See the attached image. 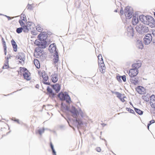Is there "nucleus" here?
<instances>
[{
	"label": "nucleus",
	"mask_w": 155,
	"mask_h": 155,
	"mask_svg": "<svg viewBox=\"0 0 155 155\" xmlns=\"http://www.w3.org/2000/svg\"><path fill=\"white\" fill-rule=\"evenodd\" d=\"M120 14L121 15H123V14H124L123 9L122 7H121V9H120Z\"/></svg>",
	"instance_id": "obj_46"
},
{
	"label": "nucleus",
	"mask_w": 155,
	"mask_h": 155,
	"mask_svg": "<svg viewBox=\"0 0 155 155\" xmlns=\"http://www.w3.org/2000/svg\"><path fill=\"white\" fill-rule=\"evenodd\" d=\"M151 124H150V123L149 122V124H148V125H148V127H149V126H150V125H151Z\"/></svg>",
	"instance_id": "obj_60"
},
{
	"label": "nucleus",
	"mask_w": 155,
	"mask_h": 155,
	"mask_svg": "<svg viewBox=\"0 0 155 155\" xmlns=\"http://www.w3.org/2000/svg\"><path fill=\"white\" fill-rule=\"evenodd\" d=\"M25 70H26V68L20 67V74H21L24 71H25Z\"/></svg>",
	"instance_id": "obj_38"
},
{
	"label": "nucleus",
	"mask_w": 155,
	"mask_h": 155,
	"mask_svg": "<svg viewBox=\"0 0 155 155\" xmlns=\"http://www.w3.org/2000/svg\"><path fill=\"white\" fill-rule=\"evenodd\" d=\"M127 35L130 38H133L134 36V29L131 26H128L127 28Z\"/></svg>",
	"instance_id": "obj_8"
},
{
	"label": "nucleus",
	"mask_w": 155,
	"mask_h": 155,
	"mask_svg": "<svg viewBox=\"0 0 155 155\" xmlns=\"http://www.w3.org/2000/svg\"><path fill=\"white\" fill-rule=\"evenodd\" d=\"M152 40V37L150 34H147L143 38V41L145 45H149Z\"/></svg>",
	"instance_id": "obj_7"
},
{
	"label": "nucleus",
	"mask_w": 155,
	"mask_h": 155,
	"mask_svg": "<svg viewBox=\"0 0 155 155\" xmlns=\"http://www.w3.org/2000/svg\"><path fill=\"white\" fill-rule=\"evenodd\" d=\"M134 110L135 112L137 113L138 114L140 115H141L143 114V111L139 109L134 107Z\"/></svg>",
	"instance_id": "obj_29"
},
{
	"label": "nucleus",
	"mask_w": 155,
	"mask_h": 155,
	"mask_svg": "<svg viewBox=\"0 0 155 155\" xmlns=\"http://www.w3.org/2000/svg\"><path fill=\"white\" fill-rule=\"evenodd\" d=\"M120 100L122 102H124L125 101V100L124 99H122L121 98H120Z\"/></svg>",
	"instance_id": "obj_56"
},
{
	"label": "nucleus",
	"mask_w": 155,
	"mask_h": 155,
	"mask_svg": "<svg viewBox=\"0 0 155 155\" xmlns=\"http://www.w3.org/2000/svg\"><path fill=\"white\" fill-rule=\"evenodd\" d=\"M48 34V35H50L51 34V32H49Z\"/></svg>",
	"instance_id": "obj_59"
},
{
	"label": "nucleus",
	"mask_w": 155,
	"mask_h": 155,
	"mask_svg": "<svg viewBox=\"0 0 155 155\" xmlns=\"http://www.w3.org/2000/svg\"><path fill=\"white\" fill-rule=\"evenodd\" d=\"M36 29L37 31L39 32H41L43 30L42 27L40 26L39 25H38L36 27Z\"/></svg>",
	"instance_id": "obj_31"
},
{
	"label": "nucleus",
	"mask_w": 155,
	"mask_h": 155,
	"mask_svg": "<svg viewBox=\"0 0 155 155\" xmlns=\"http://www.w3.org/2000/svg\"><path fill=\"white\" fill-rule=\"evenodd\" d=\"M151 16H145L144 15H140L139 18L140 20L144 24H146L148 23V21L150 19V17H151Z\"/></svg>",
	"instance_id": "obj_9"
},
{
	"label": "nucleus",
	"mask_w": 155,
	"mask_h": 155,
	"mask_svg": "<svg viewBox=\"0 0 155 155\" xmlns=\"http://www.w3.org/2000/svg\"><path fill=\"white\" fill-rule=\"evenodd\" d=\"M28 71L26 69V70H25V71H24L21 74H20V75L23 76L24 75V74H25V72H28Z\"/></svg>",
	"instance_id": "obj_47"
},
{
	"label": "nucleus",
	"mask_w": 155,
	"mask_h": 155,
	"mask_svg": "<svg viewBox=\"0 0 155 155\" xmlns=\"http://www.w3.org/2000/svg\"><path fill=\"white\" fill-rule=\"evenodd\" d=\"M58 97L60 100L61 101L65 100L66 102L69 104L70 103L71 98L67 92H65L64 93L62 92H60L58 95Z\"/></svg>",
	"instance_id": "obj_5"
},
{
	"label": "nucleus",
	"mask_w": 155,
	"mask_h": 155,
	"mask_svg": "<svg viewBox=\"0 0 155 155\" xmlns=\"http://www.w3.org/2000/svg\"><path fill=\"white\" fill-rule=\"evenodd\" d=\"M150 19L148 21V23L146 25H148L151 28L155 26V21L154 18L152 17H150Z\"/></svg>",
	"instance_id": "obj_12"
},
{
	"label": "nucleus",
	"mask_w": 155,
	"mask_h": 155,
	"mask_svg": "<svg viewBox=\"0 0 155 155\" xmlns=\"http://www.w3.org/2000/svg\"><path fill=\"white\" fill-rule=\"evenodd\" d=\"M31 34L34 35H37V32L35 31H33L32 30H31Z\"/></svg>",
	"instance_id": "obj_43"
},
{
	"label": "nucleus",
	"mask_w": 155,
	"mask_h": 155,
	"mask_svg": "<svg viewBox=\"0 0 155 155\" xmlns=\"http://www.w3.org/2000/svg\"><path fill=\"white\" fill-rule=\"evenodd\" d=\"M80 115L81 117H83V113L81 109L79 110V111H78V115Z\"/></svg>",
	"instance_id": "obj_35"
},
{
	"label": "nucleus",
	"mask_w": 155,
	"mask_h": 155,
	"mask_svg": "<svg viewBox=\"0 0 155 155\" xmlns=\"http://www.w3.org/2000/svg\"><path fill=\"white\" fill-rule=\"evenodd\" d=\"M43 83L45 84L48 85H50V83L49 82H43Z\"/></svg>",
	"instance_id": "obj_52"
},
{
	"label": "nucleus",
	"mask_w": 155,
	"mask_h": 155,
	"mask_svg": "<svg viewBox=\"0 0 155 155\" xmlns=\"http://www.w3.org/2000/svg\"><path fill=\"white\" fill-rule=\"evenodd\" d=\"M34 62L36 67L37 68H40V65L38 60L37 59H35Z\"/></svg>",
	"instance_id": "obj_27"
},
{
	"label": "nucleus",
	"mask_w": 155,
	"mask_h": 155,
	"mask_svg": "<svg viewBox=\"0 0 155 155\" xmlns=\"http://www.w3.org/2000/svg\"><path fill=\"white\" fill-rule=\"evenodd\" d=\"M152 42L153 44L154 45H155V39H153L152 40Z\"/></svg>",
	"instance_id": "obj_54"
},
{
	"label": "nucleus",
	"mask_w": 155,
	"mask_h": 155,
	"mask_svg": "<svg viewBox=\"0 0 155 155\" xmlns=\"http://www.w3.org/2000/svg\"><path fill=\"white\" fill-rule=\"evenodd\" d=\"M65 126L63 125H60L59 126V128L61 130H64L65 129Z\"/></svg>",
	"instance_id": "obj_39"
},
{
	"label": "nucleus",
	"mask_w": 155,
	"mask_h": 155,
	"mask_svg": "<svg viewBox=\"0 0 155 155\" xmlns=\"http://www.w3.org/2000/svg\"><path fill=\"white\" fill-rule=\"evenodd\" d=\"M20 18L21 19V20L20 19V25L21 26V27H20V33L22 31L25 33L28 32L29 31V29L30 30L33 29L34 27L32 26L34 25V24L32 22H27L26 23L27 26L25 25L27 19L25 15L23 13H22L21 14Z\"/></svg>",
	"instance_id": "obj_2"
},
{
	"label": "nucleus",
	"mask_w": 155,
	"mask_h": 155,
	"mask_svg": "<svg viewBox=\"0 0 155 155\" xmlns=\"http://www.w3.org/2000/svg\"><path fill=\"white\" fill-rule=\"evenodd\" d=\"M124 12L125 15L127 18L130 19L132 17L133 12L131 7H127L125 8Z\"/></svg>",
	"instance_id": "obj_6"
},
{
	"label": "nucleus",
	"mask_w": 155,
	"mask_h": 155,
	"mask_svg": "<svg viewBox=\"0 0 155 155\" xmlns=\"http://www.w3.org/2000/svg\"><path fill=\"white\" fill-rule=\"evenodd\" d=\"M120 78H121V77L120 76L117 77V80L120 82L121 81V80Z\"/></svg>",
	"instance_id": "obj_48"
},
{
	"label": "nucleus",
	"mask_w": 155,
	"mask_h": 155,
	"mask_svg": "<svg viewBox=\"0 0 155 155\" xmlns=\"http://www.w3.org/2000/svg\"><path fill=\"white\" fill-rule=\"evenodd\" d=\"M138 73V70L137 69L132 68L129 70L128 73L129 76L130 77H135Z\"/></svg>",
	"instance_id": "obj_10"
},
{
	"label": "nucleus",
	"mask_w": 155,
	"mask_h": 155,
	"mask_svg": "<svg viewBox=\"0 0 155 155\" xmlns=\"http://www.w3.org/2000/svg\"><path fill=\"white\" fill-rule=\"evenodd\" d=\"M52 82L54 83L56 82L58 79V74L54 73L51 75Z\"/></svg>",
	"instance_id": "obj_15"
},
{
	"label": "nucleus",
	"mask_w": 155,
	"mask_h": 155,
	"mask_svg": "<svg viewBox=\"0 0 155 155\" xmlns=\"http://www.w3.org/2000/svg\"><path fill=\"white\" fill-rule=\"evenodd\" d=\"M98 64L99 66H101V67H102L103 66H104V63L103 59H102V60L101 59L100 60V61H99Z\"/></svg>",
	"instance_id": "obj_34"
},
{
	"label": "nucleus",
	"mask_w": 155,
	"mask_h": 155,
	"mask_svg": "<svg viewBox=\"0 0 155 155\" xmlns=\"http://www.w3.org/2000/svg\"><path fill=\"white\" fill-rule=\"evenodd\" d=\"M15 58L17 59H19V56H16L15 57Z\"/></svg>",
	"instance_id": "obj_57"
},
{
	"label": "nucleus",
	"mask_w": 155,
	"mask_h": 155,
	"mask_svg": "<svg viewBox=\"0 0 155 155\" xmlns=\"http://www.w3.org/2000/svg\"><path fill=\"white\" fill-rule=\"evenodd\" d=\"M121 78L124 82H125L126 81V77L125 75L121 76Z\"/></svg>",
	"instance_id": "obj_41"
},
{
	"label": "nucleus",
	"mask_w": 155,
	"mask_h": 155,
	"mask_svg": "<svg viewBox=\"0 0 155 155\" xmlns=\"http://www.w3.org/2000/svg\"><path fill=\"white\" fill-rule=\"evenodd\" d=\"M65 109L67 111H70V109H69V108L67 106H65Z\"/></svg>",
	"instance_id": "obj_50"
},
{
	"label": "nucleus",
	"mask_w": 155,
	"mask_h": 155,
	"mask_svg": "<svg viewBox=\"0 0 155 155\" xmlns=\"http://www.w3.org/2000/svg\"><path fill=\"white\" fill-rule=\"evenodd\" d=\"M9 67L8 63L7 62L6 64H5L4 66L3 67V69H7Z\"/></svg>",
	"instance_id": "obj_40"
},
{
	"label": "nucleus",
	"mask_w": 155,
	"mask_h": 155,
	"mask_svg": "<svg viewBox=\"0 0 155 155\" xmlns=\"http://www.w3.org/2000/svg\"><path fill=\"white\" fill-rule=\"evenodd\" d=\"M137 47L140 49H142L143 48V44L142 43V42L140 41H138L137 42Z\"/></svg>",
	"instance_id": "obj_22"
},
{
	"label": "nucleus",
	"mask_w": 155,
	"mask_h": 155,
	"mask_svg": "<svg viewBox=\"0 0 155 155\" xmlns=\"http://www.w3.org/2000/svg\"><path fill=\"white\" fill-rule=\"evenodd\" d=\"M54 58L53 59L54 62V64H56L58 61L59 55L58 53H56L54 55Z\"/></svg>",
	"instance_id": "obj_21"
},
{
	"label": "nucleus",
	"mask_w": 155,
	"mask_h": 155,
	"mask_svg": "<svg viewBox=\"0 0 155 155\" xmlns=\"http://www.w3.org/2000/svg\"><path fill=\"white\" fill-rule=\"evenodd\" d=\"M130 81L131 83L135 85L138 83V78H135V77H130Z\"/></svg>",
	"instance_id": "obj_17"
},
{
	"label": "nucleus",
	"mask_w": 155,
	"mask_h": 155,
	"mask_svg": "<svg viewBox=\"0 0 155 155\" xmlns=\"http://www.w3.org/2000/svg\"><path fill=\"white\" fill-rule=\"evenodd\" d=\"M2 44L4 47V51L5 52V54H6V43L5 41L3 39H2Z\"/></svg>",
	"instance_id": "obj_32"
},
{
	"label": "nucleus",
	"mask_w": 155,
	"mask_h": 155,
	"mask_svg": "<svg viewBox=\"0 0 155 155\" xmlns=\"http://www.w3.org/2000/svg\"><path fill=\"white\" fill-rule=\"evenodd\" d=\"M138 20L137 17L136 18V16H133L132 20L133 24L134 25H136L138 23Z\"/></svg>",
	"instance_id": "obj_24"
},
{
	"label": "nucleus",
	"mask_w": 155,
	"mask_h": 155,
	"mask_svg": "<svg viewBox=\"0 0 155 155\" xmlns=\"http://www.w3.org/2000/svg\"><path fill=\"white\" fill-rule=\"evenodd\" d=\"M126 110L129 111L130 112V113H131L132 114H134L135 113V112L134 111L132 110V109H130V108H126Z\"/></svg>",
	"instance_id": "obj_37"
},
{
	"label": "nucleus",
	"mask_w": 155,
	"mask_h": 155,
	"mask_svg": "<svg viewBox=\"0 0 155 155\" xmlns=\"http://www.w3.org/2000/svg\"><path fill=\"white\" fill-rule=\"evenodd\" d=\"M52 150V153H53V155H55V154H56V152L55 151V150L54 149H53V150Z\"/></svg>",
	"instance_id": "obj_51"
},
{
	"label": "nucleus",
	"mask_w": 155,
	"mask_h": 155,
	"mask_svg": "<svg viewBox=\"0 0 155 155\" xmlns=\"http://www.w3.org/2000/svg\"><path fill=\"white\" fill-rule=\"evenodd\" d=\"M115 94L117 95V97L119 98H121V94L117 92H115Z\"/></svg>",
	"instance_id": "obj_36"
},
{
	"label": "nucleus",
	"mask_w": 155,
	"mask_h": 155,
	"mask_svg": "<svg viewBox=\"0 0 155 155\" xmlns=\"http://www.w3.org/2000/svg\"><path fill=\"white\" fill-rule=\"evenodd\" d=\"M47 90L49 94L52 95L53 96L55 95V94L54 93L52 90L49 86L48 87Z\"/></svg>",
	"instance_id": "obj_26"
},
{
	"label": "nucleus",
	"mask_w": 155,
	"mask_h": 155,
	"mask_svg": "<svg viewBox=\"0 0 155 155\" xmlns=\"http://www.w3.org/2000/svg\"><path fill=\"white\" fill-rule=\"evenodd\" d=\"M70 111L72 113V116L74 119L73 120V124L77 127L81 126L83 124V122L81 119L77 118L78 116V110L73 106L72 107V108Z\"/></svg>",
	"instance_id": "obj_3"
},
{
	"label": "nucleus",
	"mask_w": 155,
	"mask_h": 155,
	"mask_svg": "<svg viewBox=\"0 0 155 155\" xmlns=\"http://www.w3.org/2000/svg\"><path fill=\"white\" fill-rule=\"evenodd\" d=\"M45 130V129L44 128L42 129H39L36 132V133L37 134L38 132L40 135H41L42 134L44 133Z\"/></svg>",
	"instance_id": "obj_30"
},
{
	"label": "nucleus",
	"mask_w": 155,
	"mask_h": 155,
	"mask_svg": "<svg viewBox=\"0 0 155 155\" xmlns=\"http://www.w3.org/2000/svg\"><path fill=\"white\" fill-rule=\"evenodd\" d=\"M135 28L137 32L141 34H143L149 31L148 27L142 25H137Z\"/></svg>",
	"instance_id": "obj_4"
},
{
	"label": "nucleus",
	"mask_w": 155,
	"mask_h": 155,
	"mask_svg": "<svg viewBox=\"0 0 155 155\" xmlns=\"http://www.w3.org/2000/svg\"><path fill=\"white\" fill-rule=\"evenodd\" d=\"M48 49L51 53H53L54 55L56 53H58V51L56 49V45L54 44H51L49 47Z\"/></svg>",
	"instance_id": "obj_11"
},
{
	"label": "nucleus",
	"mask_w": 155,
	"mask_h": 155,
	"mask_svg": "<svg viewBox=\"0 0 155 155\" xmlns=\"http://www.w3.org/2000/svg\"><path fill=\"white\" fill-rule=\"evenodd\" d=\"M150 97V95L147 94L146 95L142 96V99L145 101L148 102L149 101V98Z\"/></svg>",
	"instance_id": "obj_25"
},
{
	"label": "nucleus",
	"mask_w": 155,
	"mask_h": 155,
	"mask_svg": "<svg viewBox=\"0 0 155 155\" xmlns=\"http://www.w3.org/2000/svg\"><path fill=\"white\" fill-rule=\"evenodd\" d=\"M11 43L14 49V50L15 51H16L17 49V46L15 42L13 40L11 41Z\"/></svg>",
	"instance_id": "obj_23"
},
{
	"label": "nucleus",
	"mask_w": 155,
	"mask_h": 155,
	"mask_svg": "<svg viewBox=\"0 0 155 155\" xmlns=\"http://www.w3.org/2000/svg\"><path fill=\"white\" fill-rule=\"evenodd\" d=\"M154 17H155V12H154Z\"/></svg>",
	"instance_id": "obj_64"
},
{
	"label": "nucleus",
	"mask_w": 155,
	"mask_h": 155,
	"mask_svg": "<svg viewBox=\"0 0 155 155\" xmlns=\"http://www.w3.org/2000/svg\"><path fill=\"white\" fill-rule=\"evenodd\" d=\"M14 121L18 123V120H14Z\"/></svg>",
	"instance_id": "obj_58"
},
{
	"label": "nucleus",
	"mask_w": 155,
	"mask_h": 155,
	"mask_svg": "<svg viewBox=\"0 0 155 155\" xmlns=\"http://www.w3.org/2000/svg\"><path fill=\"white\" fill-rule=\"evenodd\" d=\"M97 58H98L99 60L100 59L101 60V59H102V60L103 58H102V57L101 54H99L98 55V56L97 57Z\"/></svg>",
	"instance_id": "obj_45"
},
{
	"label": "nucleus",
	"mask_w": 155,
	"mask_h": 155,
	"mask_svg": "<svg viewBox=\"0 0 155 155\" xmlns=\"http://www.w3.org/2000/svg\"><path fill=\"white\" fill-rule=\"evenodd\" d=\"M51 86L57 93H58L60 90L61 86L59 84H52Z\"/></svg>",
	"instance_id": "obj_14"
},
{
	"label": "nucleus",
	"mask_w": 155,
	"mask_h": 155,
	"mask_svg": "<svg viewBox=\"0 0 155 155\" xmlns=\"http://www.w3.org/2000/svg\"><path fill=\"white\" fill-rule=\"evenodd\" d=\"M96 150L98 152H100L101 151V149L100 147H97L96 148Z\"/></svg>",
	"instance_id": "obj_44"
},
{
	"label": "nucleus",
	"mask_w": 155,
	"mask_h": 155,
	"mask_svg": "<svg viewBox=\"0 0 155 155\" xmlns=\"http://www.w3.org/2000/svg\"><path fill=\"white\" fill-rule=\"evenodd\" d=\"M99 67L100 72H101L102 73H104L105 71V65H104V66H103L102 67L100 66H99Z\"/></svg>",
	"instance_id": "obj_33"
},
{
	"label": "nucleus",
	"mask_w": 155,
	"mask_h": 155,
	"mask_svg": "<svg viewBox=\"0 0 155 155\" xmlns=\"http://www.w3.org/2000/svg\"><path fill=\"white\" fill-rule=\"evenodd\" d=\"M47 36V33L43 32L38 35V39L35 41L34 44L38 46V47L36 48L35 51L36 52V54L38 56L40 55V54H43V49L46 47L47 42L46 40Z\"/></svg>",
	"instance_id": "obj_1"
},
{
	"label": "nucleus",
	"mask_w": 155,
	"mask_h": 155,
	"mask_svg": "<svg viewBox=\"0 0 155 155\" xmlns=\"http://www.w3.org/2000/svg\"><path fill=\"white\" fill-rule=\"evenodd\" d=\"M27 8L28 9H29L31 10L33 9L32 7L31 6V5H30L29 4H28V5L27 6Z\"/></svg>",
	"instance_id": "obj_42"
},
{
	"label": "nucleus",
	"mask_w": 155,
	"mask_h": 155,
	"mask_svg": "<svg viewBox=\"0 0 155 155\" xmlns=\"http://www.w3.org/2000/svg\"><path fill=\"white\" fill-rule=\"evenodd\" d=\"M137 92L140 94H143L144 93V88L142 86H139L137 87Z\"/></svg>",
	"instance_id": "obj_18"
},
{
	"label": "nucleus",
	"mask_w": 155,
	"mask_h": 155,
	"mask_svg": "<svg viewBox=\"0 0 155 155\" xmlns=\"http://www.w3.org/2000/svg\"><path fill=\"white\" fill-rule=\"evenodd\" d=\"M17 32L18 33H19V28H18L16 30Z\"/></svg>",
	"instance_id": "obj_55"
},
{
	"label": "nucleus",
	"mask_w": 155,
	"mask_h": 155,
	"mask_svg": "<svg viewBox=\"0 0 155 155\" xmlns=\"http://www.w3.org/2000/svg\"><path fill=\"white\" fill-rule=\"evenodd\" d=\"M141 66V64L140 62L134 64L132 65V67L134 69H138Z\"/></svg>",
	"instance_id": "obj_20"
},
{
	"label": "nucleus",
	"mask_w": 155,
	"mask_h": 155,
	"mask_svg": "<svg viewBox=\"0 0 155 155\" xmlns=\"http://www.w3.org/2000/svg\"><path fill=\"white\" fill-rule=\"evenodd\" d=\"M154 122H155V121H154V120H150V121L149 122H150V124H152Z\"/></svg>",
	"instance_id": "obj_53"
},
{
	"label": "nucleus",
	"mask_w": 155,
	"mask_h": 155,
	"mask_svg": "<svg viewBox=\"0 0 155 155\" xmlns=\"http://www.w3.org/2000/svg\"><path fill=\"white\" fill-rule=\"evenodd\" d=\"M130 105H132V106H133V104H132V103L131 102H130Z\"/></svg>",
	"instance_id": "obj_62"
},
{
	"label": "nucleus",
	"mask_w": 155,
	"mask_h": 155,
	"mask_svg": "<svg viewBox=\"0 0 155 155\" xmlns=\"http://www.w3.org/2000/svg\"><path fill=\"white\" fill-rule=\"evenodd\" d=\"M30 74V73L28 71V72H25V74H24L23 76L25 79L27 81H29L31 78Z\"/></svg>",
	"instance_id": "obj_19"
},
{
	"label": "nucleus",
	"mask_w": 155,
	"mask_h": 155,
	"mask_svg": "<svg viewBox=\"0 0 155 155\" xmlns=\"http://www.w3.org/2000/svg\"><path fill=\"white\" fill-rule=\"evenodd\" d=\"M42 76L43 79L45 81H47L48 79V76L46 74L45 72L42 73Z\"/></svg>",
	"instance_id": "obj_28"
},
{
	"label": "nucleus",
	"mask_w": 155,
	"mask_h": 155,
	"mask_svg": "<svg viewBox=\"0 0 155 155\" xmlns=\"http://www.w3.org/2000/svg\"><path fill=\"white\" fill-rule=\"evenodd\" d=\"M150 104L152 107L155 108V96L154 95L150 96Z\"/></svg>",
	"instance_id": "obj_13"
},
{
	"label": "nucleus",
	"mask_w": 155,
	"mask_h": 155,
	"mask_svg": "<svg viewBox=\"0 0 155 155\" xmlns=\"http://www.w3.org/2000/svg\"><path fill=\"white\" fill-rule=\"evenodd\" d=\"M50 147L52 150L54 149V146L51 143H50Z\"/></svg>",
	"instance_id": "obj_49"
},
{
	"label": "nucleus",
	"mask_w": 155,
	"mask_h": 155,
	"mask_svg": "<svg viewBox=\"0 0 155 155\" xmlns=\"http://www.w3.org/2000/svg\"><path fill=\"white\" fill-rule=\"evenodd\" d=\"M114 12H117V10H116L114 11Z\"/></svg>",
	"instance_id": "obj_63"
},
{
	"label": "nucleus",
	"mask_w": 155,
	"mask_h": 155,
	"mask_svg": "<svg viewBox=\"0 0 155 155\" xmlns=\"http://www.w3.org/2000/svg\"><path fill=\"white\" fill-rule=\"evenodd\" d=\"M152 34L154 36H155V33H154L153 32L152 33Z\"/></svg>",
	"instance_id": "obj_61"
},
{
	"label": "nucleus",
	"mask_w": 155,
	"mask_h": 155,
	"mask_svg": "<svg viewBox=\"0 0 155 155\" xmlns=\"http://www.w3.org/2000/svg\"><path fill=\"white\" fill-rule=\"evenodd\" d=\"M25 56L24 53H20V64L23 65L25 63Z\"/></svg>",
	"instance_id": "obj_16"
}]
</instances>
